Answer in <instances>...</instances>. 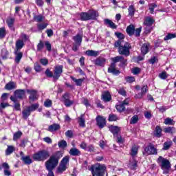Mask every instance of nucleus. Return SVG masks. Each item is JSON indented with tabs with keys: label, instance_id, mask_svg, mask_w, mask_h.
<instances>
[{
	"label": "nucleus",
	"instance_id": "obj_1",
	"mask_svg": "<svg viewBox=\"0 0 176 176\" xmlns=\"http://www.w3.org/2000/svg\"><path fill=\"white\" fill-rule=\"evenodd\" d=\"M63 153L60 151H56L50 157V159L45 162V168L48 171L47 176H54L53 170L55 169L56 166H58V160L61 159Z\"/></svg>",
	"mask_w": 176,
	"mask_h": 176
},
{
	"label": "nucleus",
	"instance_id": "obj_2",
	"mask_svg": "<svg viewBox=\"0 0 176 176\" xmlns=\"http://www.w3.org/2000/svg\"><path fill=\"white\" fill-rule=\"evenodd\" d=\"M114 47H118L119 54L126 56V57L130 56V49H131L130 43L127 42L122 43V41H116L114 43Z\"/></svg>",
	"mask_w": 176,
	"mask_h": 176
},
{
	"label": "nucleus",
	"instance_id": "obj_3",
	"mask_svg": "<svg viewBox=\"0 0 176 176\" xmlns=\"http://www.w3.org/2000/svg\"><path fill=\"white\" fill-rule=\"evenodd\" d=\"M32 157L34 160H36L37 162H45V160L50 157V153L47 150H41L35 153Z\"/></svg>",
	"mask_w": 176,
	"mask_h": 176
},
{
	"label": "nucleus",
	"instance_id": "obj_4",
	"mask_svg": "<svg viewBox=\"0 0 176 176\" xmlns=\"http://www.w3.org/2000/svg\"><path fill=\"white\" fill-rule=\"evenodd\" d=\"M157 160L160 163V167L163 170V174H168L170 170H171V163H170V161L162 156H160Z\"/></svg>",
	"mask_w": 176,
	"mask_h": 176
},
{
	"label": "nucleus",
	"instance_id": "obj_5",
	"mask_svg": "<svg viewBox=\"0 0 176 176\" xmlns=\"http://www.w3.org/2000/svg\"><path fill=\"white\" fill-rule=\"evenodd\" d=\"M122 58V56H118L114 58H111L113 63L108 68V72H109V74H113V75H119V74H120V71L116 69V63H120Z\"/></svg>",
	"mask_w": 176,
	"mask_h": 176
},
{
	"label": "nucleus",
	"instance_id": "obj_6",
	"mask_svg": "<svg viewBox=\"0 0 176 176\" xmlns=\"http://www.w3.org/2000/svg\"><path fill=\"white\" fill-rule=\"evenodd\" d=\"M39 108V104L38 103H35L32 104L31 106L23 108L22 110V116L23 119L27 120L30 115H31V112H34V111H36Z\"/></svg>",
	"mask_w": 176,
	"mask_h": 176
},
{
	"label": "nucleus",
	"instance_id": "obj_7",
	"mask_svg": "<svg viewBox=\"0 0 176 176\" xmlns=\"http://www.w3.org/2000/svg\"><path fill=\"white\" fill-rule=\"evenodd\" d=\"M82 21H87V20H96L98 17L97 11L91 10L89 12H82L80 14Z\"/></svg>",
	"mask_w": 176,
	"mask_h": 176
},
{
	"label": "nucleus",
	"instance_id": "obj_8",
	"mask_svg": "<svg viewBox=\"0 0 176 176\" xmlns=\"http://www.w3.org/2000/svg\"><path fill=\"white\" fill-rule=\"evenodd\" d=\"M69 163V155L65 156L62 160L60 161V163L59 166L57 167L56 173L58 174H63L68 167V164Z\"/></svg>",
	"mask_w": 176,
	"mask_h": 176
},
{
	"label": "nucleus",
	"instance_id": "obj_9",
	"mask_svg": "<svg viewBox=\"0 0 176 176\" xmlns=\"http://www.w3.org/2000/svg\"><path fill=\"white\" fill-rule=\"evenodd\" d=\"M105 166L101 164H96L91 167L90 170L93 176H104L105 171Z\"/></svg>",
	"mask_w": 176,
	"mask_h": 176
},
{
	"label": "nucleus",
	"instance_id": "obj_10",
	"mask_svg": "<svg viewBox=\"0 0 176 176\" xmlns=\"http://www.w3.org/2000/svg\"><path fill=\"white\" fill-rule=\"evenodd\" d=\"M143 155L145 156L148 155H157V150L155 148V145L152 143H149L147 146L144 147Z\"/></svg>",
	"mask_w": 176,
	"mask_h": 176
},
{
	"label": "nucleus",
	"instance_id": "obj_11",
	"mask_svg": "<svg viewBox=\"0 0 176 176\" xmlns=\"http://www.w3.org/2000/svg\"><path fill=\"white\" fill-rule=\"evenodd\" d=\"M73 40L74 41V43H73L72 50L76 52L80 47V45H82V36H80V34H77L73 37Z\"/></svg>",
	"mask_w": 176,
	"mask_h": 176
},
{
	"label": "nucleus",
	"instance_id": "obj_12",
	"mask_svg": "<svg viewBox=\"0 0 176 176\" xmlns=\"http://www.w3.org/2000/svg\"><path fill=\"white\" fill-rule=\"evenodd\" d=\"M62 74H63V65L56 66L54 70V76H53L54 81L56 82V80H58Z\"/></svg>",
	"mask_w": 176,
	"mask_h": 176
},
{
	"label": "nucleus",
	"instance_id": "obj_13",
	"mask_svg": "<svg viewBox=\"0 0 176 176\" xmlns=\"http://www.w3.org/2000/svg\"><path fill=\"white\" fill-rule=\"evenodd\" d=\"M70 95L69 93L66 92L63 95V102L65 107H69L74 104V100H71L69 99Z\"/></svg>",
	"mask_w": 176,
	"mask_h": 176
},
{
	"label": "nucleus",
	"instance_id": "obj_14",
	"mask_svg": "<svg viewBox=\"0 0 176 176\" xmlns=\"http://www.w3.org/2000/svg\"><path fill=\"white\" fill-rule=\"evenodd\" d=\"M96 123L100 129H104V126L107 124V120H105V118L98 116L96 118Z\"/></svg>",
	"mask_w": 176,
	"mask_h": 176
},
{
	"label": "nucleus",
	"instance_id": "obj_15",
	"mask_svg": "<svg viewBox=\"0 0 176 176\" xmlns=\"http://www.w3.org/2000/svg\"><path fill=\"white\" fill-rule=\"evenodd\" d=\"M27 93L30 94V101L34 102L35 100H38V91L35 89H27Z\"/></svg>",
	"mask_w": 176,
	"mask_h": 176
},
{
	"label": "nucleus",
	"instance_id": "obj_16",
	"mask_svg": "<svg viewBox=\"0 0 176 176\" xmlns=\"http://www.w3.org/2000/svg\"><path fill=\"white\" fill-rule=\"evenodd\" d=\"M14 98L17 100L19 98V100H23L24 97H25V90L24 89H16L14 92Z\"/></svg>",
	"mask_w": 176,
	"mask_h": 176
},
{
	"label": "nucleus",
	"instance_id": "obj_17",
	"mask_svg": "<svg viewBox=\"0 0 176 176\" xmlns=\"http://www.w3.org/2000/svg\"><path fill=\"white\" fill-rule=\"evenodd\" d=\"M2 167L3 168V173L4 175L6 176H10L12 175V172L10 171V166H9V164L6 162H3L2 164Z\"/></svg>",
	"mask_w": 176,
	"mask_h": 176
},
{
	"label": "nucleus",
	"instance_id": "obj_18",
	"mask_svg": "<svg viewBox=\"0 0 176 176\" xmlns=\"http://www.w3.org/2000/svg\"><path fill=\"white\" fill-rule=\"evenodd\" d=\"M69 153L71 156H80V155H82L80 151L75 147L72 148Z\"/></svg>",
	"mask_w": 176,
	"mask_h": 176
},
{
	"label": "nucleus",
	"instance_id": "obj_19",
	"mask_svg": "<svg viewBox=\"0 0 176 176\" xmlns=\"http://www.w3.org/2000/svg\"><path fill=\"white\" fill-rule=\"evenodd\" d=\"M105 61H107V59L102 57H99L96 59L95 65L99 67H104V65H105Z\"/></svg>",
	"mask_w": 176,
	"mask_h": 176
},
{
	"label": "nucleus",
	"instance_id": "obj_20",
	"mask_svg": "<svg viewBox=\"0 0 176 176\" xmlns=\"http://www.w3.org/2000/svg\"><path fill=\"white\" fill-rule=\"evenodd\" d=\"M148 91V86L144 85L142 87V91L140 94H136L135 97L136 98H142L145 94H146V92Z\"/></svg>",
	"mask_w": 176,
	"mask_h": 176
},
{
	"label": "nucleus",
	"instance_id": "obj_21",
	"mask_svg": "<svg viewBox=\"0 0 176 176\" xmlns=\"http://www.w3.org/2000/svg\"><path fill=\"white\" fill-rule=\"evenodd\" d=\"M153 23H155V19H152L151 17L147 16L145 18L144 21V25L146 27H151Z\"/></svg>",
	"mask_w": 176,
	"mask_h": 176
},
{
	"label": "nucleus",
	"instance_id": "obj_22",
	"mask_svg": "<svg viewBox=\"0 0 176 176\" xmlns=\"http://www.w3.org/2000/svg\"><path fill=\"white\" fill-rule=\"evenodd\" d=\"M14 54H15L14 61L16 64H19L21 58H23V52L15 51Z\"/></svg>",
	"mask_w": 176,
	"mask_h": 176
},
{
	"label": "nucleus",
	"instance_id": "obj_23",
	"mask_svg": "<svg viewBox=\"0 0 176 176\" xmlns=\"http://www.w3.org/2000/svg\"><path fill=\"white\" fill-rule=\"evenodd\" d=\"M102 100L104 101V102H109V101H111L112 100V97L111 96V94H109L108 91H105L102 95Z\"/></svg>",
	"mask_w": 176,
	"mask_h": 176
},
{
	"label": "nucleus",
	"instance_id": "obj_24",
	"mask_svg": "<svg viewBox=\"0 0 176 176\" xmlns=\"http://www.w3.org/2000/svg\"><path fill=\"white\" fill-rule=\"evenodd\" d=\"M60 124H53L49 126L48 131L53 133V131H57V130H60Z\"/></svg>",
	"mask_w": 176,
	"mask_h": 176
},
{
	"label": "nucleus",
	"instance_id": "obj_25",
	"mask_svg": "<svg viewBox=\"0 0 176 176\" xmlns=\"http://www.w3.org/2000/svg\"><path fill=\"white\" fill-rule=\"evenodd\" d=\"M15 46L16 49V51L19 52V50H21V49H23V47H24V41L21 39L17 40Z\"/></svg>",
	"mask_w": 176,
	"mask_h": 176
},
{
	"label": "nucleus",
	"instance_id": "obj_26",
	"mask_svg": "<svg viewBox=\"0 0 176 176\" xmlns=\"http://www.w3.org/2000/svg\"><path fill=\"white\" fill-rule=\"evenodd\" d=\"M85 54H87V56H89V57H97V56H98L100 53L98 52V51L89 50L85 52Z\"/></svg>",
	"mask_w": 176,
	"mask_h": 176
},
{
	"label": "nucleus",
	"instance_id": "obj_27",
	"mask_svg": "<svg viewBox=\"0 0 176 176\" xmlns=\"http://www.w3.org/2000/svg\"><path fill=\"white\" fill-rule=\"evenodd\" d=\"M149 43H144L141 47V52L143 56H145L149 52Z\"/></svg>",
	"mask_w": 176,
	"mask_h": 176
},
{
	"label": "nucleus",
	"instance_id": "obj_28",
	"mask_svg": "<svg viewBox=\"0 0 176 176\" xmlns=\"http://www.w3.org/2000/svg\"><path fill=\"white\" fill-rule=\"evenodd\" d=\"M104 24H106V25H109L110 28H113V30L116 29L118 27L116 25L115 23L108 19H104Z\"/></svg>",
	"mask_w": 176,
	"mask_h": 176
},
{
	"label": "nucleus",
	"instance_id": "obj_29",
	"mask_svg": "<svg viewBox=\"0 0 176 176\" xmlns=\"http://www.w3.org/2000/svg\"><path fill=\"white\" fill-rule=\"evenodd\" d=\"M16 83L13 81L7 83L5 86L6 90H13V89H16Z\"/></svg>",
	"mask_w": 176,
	"mask_h": 176
},
{
	"label": "nucleus",
	"instance_id": "obj_30",
	"mask_svg": "<svg viewBox=\"0 0 176 176\" xmlns=\"http://www.w3.org/2000/svg\"><path fill=\"white\" fill-rule=\"evenodd\" d=\"M134 30H135L134 25H130L126 28V33L130 36H132V35H134Z\"/></svg>",
	"mask_w": 176,
	"mask_h": 176
},
{
	"label": "nucleus",
	"instance_id": "obj_31",
	"mask_svg": "<svg viewBox=\"0 0 176 176\" xmlns=\"http://www.w3.org/2000/svg\"><path fill=\"white\" fill-rule=\"evenodd\" d=\"M11 101H12L13 102H14V108L16 111H20L21 108H20V103H17V99H16V98L11 96L10 98Z\"/></svg>",
	"mask_w": 176,
	"mask_h": 176
},
{
	"label": "nucleus",
	"instance_id": "obj_32",
	"mask_svg": "<svg viewBox=\"0 0 176 176\" xmlns=\"http://www.w3.org/2000/svg\"><path fill=\"white\" fill-rule=\"evenodd\" d=\"M78 123L80 127H85L86 124H85V114H81L80 116L78 117Z\"/></svg>",
	"mask_w": 176,
	"mask_h": 176
},
{
	"label": "nucleus",
	"instance_id": "obj_33",
	"mask_svg": "<svg viewBox=\"0 0 176 176\" xmlns=\"http://www.w3.org/2000/svg\"><path fill=\"white\" fill-rule=\"evenodd\" d=\"M21 160L23 162L24 164H31V163H32V160L30 155L21 157Z\"/></svg>",
	"mask_w": 176,
	"mask_h": 176
},
{
	"label": "nucleus",
	"instance_id": "obj_34",
	"mask_svg": "<svg viewBox=\"0 0 176 176\" xmlns=\"http://www.w3.org/2000/svg\"><path fill=\"white\" fill-rule=\"evenodd\" d=\"M110 131L113 134V135H118L119 131H120V128L116 126H111L110 127Z\"/></svg>",
	"mask_w": 176,
	"mask_h": 176
},
{
	"label": "nucleus",
	"instance_id": "obj_35",
	"mask_svg": "<svg viewBox=\"0 0 176 176\" xmlns=\"http://www.w3.org/2000/svg\"><path fill=\"white\" fill-rule=\"evenodd\" d=\"M173 145V142L171 141H166L163 144V151H168L170 148H171V146Z\"/></svg>",
	"mask_w": 176,
	"mask_h": 176
},
{
	"label": "nucleus",
	"instance_id": "obj_36",
	"mask_svg": "<svg viewBox=\"0 0 176 176\" xmlns=\"http://www.w3.org/2000/svg\"><path fill=\"white\" fill-rule=\"evenodd\" d=\"M6 23H7L9 28H11V30H14V28H13V25L14 24V18L7 19Z\"/></svg>",
	"mask_w": 176,
	"mask_h": 176
},
{
	"label": "nucleus",
	"instance_id": "obj_37",
	"mask_svg": "<svg viewBox=\"0 0 176 176\" xmlns=\"http://www.w3.org/2000/svg\"><path fill=\"white\" fill-rule=\"evenodd\" d=\"M21 135H23V132L21 131H18L14 133L13 135V141H17V140H20L21 138Z\"/></svg>",
	"mask_w": 176,
	"mask_h": 176
},
{
	"label": "nucleus",
	"instance_id": "obj_38",
	"mask_svg": "<svg viewBox=\"0 0 176 176\" xmlns=\"http://www.w3.org/2000/svg\"><path fill=\"white\" fill-rule=\"evenodd\" d=\"M164 124L168 125V126H174L175 124V122L174 120L171 119L170 118H167L164 121Z\"/></svg>",
	"mask_w": 176,
	"mask_h": 176
},
{
	"label": "nucleus",
	"instance_id": "obj_39",
	"mask_svg": "<svg viewBox=\"0 0 176 176\" xmlns=\"http://www.w3.org/2000/svg\"><path fill=\"white\" fill-rule=\"evenodd\" d=\"M164 133H168L169 134H174V133H175V128L173 126H168L164 129Z\"/></svg>",
	"mask_w": 176,
	"mask_h": 176
},
{
	"label": "nucleus",
	"instance_id": "obj_40",
	"mask_svg": "<svg viewBox=\"0 0 176 176\" xmlns=\"http://www.w3.org/2000/svg\"><path fill=\"white\" fill-rule=\"evenodd\" d=\"M155 135L158 138H160V137H162V128H160V126H156Z\"/></svg>",
	"mask_w": 176,
	"mask_h": 176
},
{
	"label": "nucleus",
	"instance_id": "obj_41",
	"mask_svg": "<svg viewBox=\"0 0 176 176\" xmlns=\"http://www.w3.org/2000/svg\"><path fill=\"white\" fill-rule=\"evenodd\" d=\"M128 10H129V15L131 16V17H133V16H134V13H135V8H134V6L133 5L129 6Z\"/></svg>",
	"mask_w": 176,
	"mask_h": 176
},
{
	"label": "nucleus",
	"instance_id": "obj_42",
	"mask_svg": "<svg viewBox=\"0 0 176 176\" xmlns=\"http://www.w3.org/2000/svg\"><path fill=\"white\" fill-rule=\"evenodd\" d=\"M148 9L150 10V13H151V14H153L154 12H155V8H157V5H156V3H152L148 4Z\"/></svg>",
	"mask_w": 176,
	"mask_h": 176
},
{
	"label": "nucleus",
	"instance_id": "obj_43",
	"mask_svg": "<svg viewBox=\"0 0 176 176\" xmlns=\"http://www.w3.org/2000/svg\"><path fill=\"white\" fill-rule=\"evenodd\" d=\"M115 35L118 38L119 40L118 41H121L122 43H124V41H123L124 39V35L121 32H115Z\"/></svg>",
	"mask_w": 176,
	"mask_h": 176
},
{
	"label": "nucleus",
	"instance_id": "obj_44",
	"mask_svg": "<svg viewBox=\"0 0 176 176\" xmlns=\"http://www.w3.org/2000/svg\"><path fill=\"white\" fill-rule=\"evenodd\" d=\"M72 79L73 82H75L77 86H82V84L83 83V78L76 79L74 77H72Z\"/></svg>",
	"mask_w": 176,
	"mask_h": 176
},
{
	"label": "nucleus",
	"instance_id": "obj_45",
	"mask_svg": "<svg viewBox=\"0 0 176 176\" xmlns=\"http://www.w3.org/2000/svg\"><path fill=\"white\" fill-rule=\"evenodd\" d=\"M6 36V29L5 27L0 28V39H3Z\"/></svg>",
	"mask_w": 176,
	"mask_h": 176
},
{
	"label": "nucleus",
	"instance_id": "obj_46",
	"mask_svg": "<svg viewBox=\"0 0 176 176\" xmlns=\"http://www.w3.org/2000/svg\"><path fill=\"white\" fill-rule=\"evenodd\" d=\"M137 153H138V147H137V146H132L131 149V155L132 156H136Z\"/></svg>",
	"mask_w": 176,
	"mask_h": 176
},
{
	"label": "nucleus",
	"instance_id": "obj_47",
	"mask_svg": "<svg viewBox=\"0 0 176 176\" xmlns=\"http://www.w3.org/2000/svg\"><path fill=\"white\" fill-rule=\"evenodd\" d=\"M14 151V147L13 146H8V148L6 151V155H11Z\"/></svg>",
	"mask_w": 176,
	"mask_h": 176
},
{
	"label": "nucleus",
	"instance_id": "obj_48",
	"mask_svg": "<svg viewBox=\"0 0 176 176\" xmlns=\"http://www.w3.org/2000/svg\"><path fill=\"white\" fill-rule=\"evenodd\" d=\"M176 37L175 34L168 33L164 38V41H170V39H173V38Z\"/></svg>",
	"mask_w": 176,
	"mask_h": 176
},
{
	"label": "nucleus",
	"instance_id": "obj_49",
	"mask_svg": "<svg viewBox=\"0 0 176 176\" xmlns=\"http://www.w3.org/2000/svg\"><path fill=\"white\" fill-rule=\"evenodd\" d=\"M116 108L118 112H123L126 109V107L122 103L116 105Z\"/></svg>",
	"mask_w": 176,
	"mask_h": 176
},
{
	"label": "nucleus",
	"instance_id": "obj_50",
	"mask_svg": "<svg viewBox=\"0 0 176 176\" xmlns=\"http://www.w3.org/2000/svg\"><path fill=\"white\" fill-rule=\"evenodd\" d=\"M118 116L115 114H110L109 116V122H116L118 120Z\"/></svg>",
	"mask_w": 176,
	"mask_h": 176
},
{
	"label": "nucleus",
	"instance_id": "obj_51",
	"mask_svg": "<svg viewBox=\"0 0 176 176\" xmlns=\"http://www.w3.org/2000/svg\"><path fill=\"white\" fill-rule=\"evenodd\" d=\"M137 161L133 160L132 162L129 164V167L131 170H135L137 168Z\"/></svg>",
	"mask_w": 176,
	"mask_h": 176
},
{
	"label": "nucleus",
	"instance_id": "obj_52",
	"mask_svg": "<svg viewBox=\"0 0 176 176\" xmlns=\"http://www.w3.org/2000/svg\"><path fill=\"white\" fill-rule=\"evenodd\" d=\"M43 47H45V44L43 43V41H40L39 43L37 45V52H41Z\"/></svg>",
	"mask_w": 176,
	"mask_h": 176
},
{
	"label": "nucleus",
	"instance_id": "obj_53",
	"mask_svg": "<svg viewBox=\"0 0 176 176\" xmlns=\"http://www.w3.org/2000/svg\"><path fill=\"white\" fill-rule=\"evenodd\" d=\"M138 122V116L135 115L133 117L131 118L130 123L131 124H135Z\"/></svg>",
	"mask_w": 176,
	"mask_h": 176
},
{
	"label": "nucleus",
	"instance_id": "obj_54",
	"mask_svg": "<svg viewBox=\"0 0 176 176\" xmlns=\"http://www.w3.org/2000/svg\"><path fill=\"white\" fill-rule=\"evenodd\" d=\"M125 80L128 83H133V82L135 81V78L133 76H127V77H125Z\"/></svg>",
	"mask_w": 176,
	"mask_h": 176
},
{
	"label": "nucleus",
	"instance_id": "obj_55",
	"mask_svg": "<svg viewBox=\"0 0 176 176\" xmlns=\"http://www.w3.org/2000/svg\"><path fill=\"white\" fill-rule=\"evenodd\" d=\"M58 145L60 148H66L67 142L65 140H62L60 142H58Z\"/></svg>",
	"mask_w": 176,
	"mask_h": 176
},
{
	"label": "nucleus",
	"instance_id": "obj_56",
	"mask_svg": "<svg viewBox=\"0 0 176 176\" xmlns=\"http://www.w3.org/2000/svg\"><path fill=\"white\" fill-rule=\"evenodd\" d=\"M141 72V69L140 67H134L132 69V74H133V75H138V74H140Z\"/></svg>",
	"mask_w": 176,
	"mask_h": 176
},
{
	"label": "nucleus",
	"instance_id": "obj_57",
	"mask_svg": "<svg viewBox=\"0 0 176 176\" xmlns=\"http://www.w3.org/2000/svg\"><path fill=\"white\" fill-rule=\"evenodd\" d=\"M1 56L3 60H6L9 57V52L6 50L2 51Z\"/></svg>",
	"mask_w": 176,
	"mask_h": 176
},
{
	"label": "nucleus",
	"instance_id": "obj_58",
	"mask_svg": "<svg viewBox=\"0 0 176 176\" xmlns=\"http://www.w3.org/2000/svg\"><path fill=\"white\" fill-rule=\"evenodd\" d=\"M34 69L36 72H40L41 71L42 68L41 67V65L38 63V62L34 63Z\"/></svg>",
	"mask_w": 176,
	"mask_h": 176
},
{
	"label": "nucleus",
	"instance_id": "obj_59",
	"mask_svg": "<svg viewBox=\"0 0 176 176\" xmlns=\"http://www.w3.org/2000/svg\"><path fill=\"white\" fill-rule=\"evenodd\" d=\"M66 137H68V138H72L74 137V132L72 130H68L65 132Z\"/></svg>",
	"mask_w": 176,
	"mask_h": 176
},
{
	"label": "nucleus",
	"instance_id": "obj_60",
	"mask_svg": "<svg viewBox=\"0 0 176 176\" xmlns=\"http://www.w3.org/2000/svg\"><path fill=\"white\" fill-rule=\"evenodd\" d=\"M44 106L46 107V108H50V107H52V100L50 99H47L44 102Z\"/></svg>",
	"mask_w": 176,
	"mask_h": 176
},
{
	"label": "nucleus",
	"instance_id": "obj_61",
	"mask_svg": "<svg viewBox=\"0 0 176 176\" xmlns=\"http://www.w3.org/2000/svg\"><path fill=\"white\" fill-rule=\"evenodd\" d=\"M141 28H137L136 30L135 29L134 30L133 35H135V36H140V34H141Z\"/></svg>",
	"mask_w": 176,
	"mask_h": 176
},
{
	"label": "nucleus",
	"instance_id": "obj_62",
	"mask_svg": "<svg viewBox=\"0 0 176 176\" xmlns=\"http://www.w3.org/2000/svg\"><path fill=\"white\" fill-rule=\"evenodd\" d=\"M45 75L46 76H47L48 78H53L54 75L53 73L52 72H50V70L49 69H47L45 71Z\"/></svg>",
	"mask_w": 176,
	"mask_h": 176
},
{
	"label": "nucleus",
	"instance_id": "obj_63",
	"mask_svg": "<svg viewBox=\"0 0 176 176\" xmlns=\"http://www.w3.org/2000/svg\"><path fill=\"white\" fill-rule=\"evenodd\" d=\"M6 107H9V103L1 102L0 104V111H2V109H5Z\"/></svg>",
	"mask_w": 176,
	"mask_h": 176
},
{
	"label": "nucleus",
	"instance_id": "obj_64",
	"mask_svg": "<svg viewBox=\"0 0 176 176\" xmlns=\"http://www.w3.org/2000/svg\"><path fill=\"white\" fill-rule=\"evenodd\" d=\"M43 140L46 142L47 144H52L53 142V140H52V138L49 137H45L43 139Z\"/></svg>",
	"mask_w": 176,
	"mask_h": 176
}]
</instances>
